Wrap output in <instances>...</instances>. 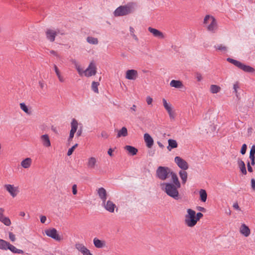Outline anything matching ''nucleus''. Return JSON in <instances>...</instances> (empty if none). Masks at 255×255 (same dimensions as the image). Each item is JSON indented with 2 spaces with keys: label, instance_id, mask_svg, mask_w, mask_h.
Returning <instances> with one entry per match:
<instances>
[{
  "label": "nucleus",
  "instance_id": "nucleus-1",
  "mask_svg": "<svg viewBox=\"0 0 255 255\" xmlns=\"http://www.w3.org/2000/svg\"><path fill=\"white\" fill-rule=\"evenodd\" d=\"M172 182L163 183L164 185V191L169 196L175 200L179 199V194L178 189L181 187V183L176 173L172 174Z\"/></svg>",
  "mask_w": 255,
  "mask_h": 255
},
{
  "label": "nucleus",
  "instance_id": "nucleus-2",
  "mask_svg": "<svg viewBox=\"0 0 255 255\" xmlns=\"http://www.w3.org/2000/svg\"><path fill=\"white\" fill-rule=\"evenodd\" d=\"M136 4L129 2L128 4L118 7L115 10L114 14L115 16L127 15L133 13L135 9Z\"/></svg>",
  "mask_w": 255,
  "mask_h": 255
},
{
  "label": "nucleus",
  "instance_id": "nucleus-3",
  "mask_svg": "<svg viewBox=\"0 0 255 255\" xmlns=\"http://www.w3.org/2000/svg\"><path fill=\"white\" fill-rule=\"evenodd\" d=\"M173 173H175L166 166H160L156 170V177L161 180H165L169 176L172 177V174Z\"/></svg>",
  "mask_w": 255,
  "mask_h": 255
},
{
  "label": "nucleus",
  "instance_id": "nucleus-4",
  "mask_svg": "<svg viewBox=\"0 0 255 255\" xmlns=\"http://www.w3.org/2000/svg\"><path fill=\"white\" fill-rule=\"evenodd\" d=\"M46 235L56 241H60L62 240L61 236H59L57 230L55 228L47 229L45 231Z\"/></svg>",
  "mask_w": 255,
  "mask_h": 255
},
{
  "label": "nucleus",
  "instance_id": "nucleus-5",
  "mask_svg": "<svg viewBox=\"0 0 255 255\" xmlns=\"http://www.w3.org/2000/svg\"><path fill=\"white\" fill-rule=\"evenodd\" d=\"M174 161L178 166L182 170H186L189 167L187 162L179 156H176Z\"/></svg>",
  "mask_w": 255,
  "mask_h": 255
},
{
  "label": "nucleus",
  "instance_id": "nucleus-6",
  "mask_svg": "<svg viewBox=\"0 0 255 255\" xmlns=\"http://www.w3.org/2000/svg\"><path fill=\"white\" fill-rule=\"evenodd\" d=\"M96 67L93 63H91L88 67L84 72L85 76L87 77L94 76L96 75Z\"/></svg>",
  "mask_w": 255,
  "mask_h": 255
},
{
  "label": "nucleus",
  "instance_id": "nucleus-7",
  "mask_svg": "<svg viewBox=\"0 0 255 255\" xmlns=\"http://www.w3.org/2000/svg\"><path fill=\"white\" fill-rule=\"evenodd\" d=\"M4 187L12 197H15L18 192V187H14L13 185L5 184Z\"/></svg>",
  "mask_w": 255,
  "mask_h": 255
},
{
  "label": "nucleus",
  "instance_id": "nucleus-8",
  "mask_svg": "<svg viewBox=\"0 0 255 255\" xmlns=\"http://www.w3.org/2000/svg\"><path fill=\"white\" fill-rule=\"evenodd\" d=\"M75 248L79 252H80L83 255H93L84 245L82 244L78 243L75 245Z\"/></svg>",
  "mask_w": 255,
  "mask_h": 255
},
{
  "label": "nucleus",
  "instance_id": "nucleus-9",
  "mask_svg": "<svg viewBox=\"0 0 255 255\" xmlns=\"http://www.w3.org/2000/svg\"><path fill=\"white\" fill-rule=\"evenodd\" d=\"M138 77V73L136 70H128L126 72V78L128 80H135Z\"/></svg>",
  "mask_w": 255,
  "mask_h": 255
},
{
  "label": "nucleus",
  "instance_id": "nucleus-10",
  "mask_svg": "<svg viewBox=\"0 0 255 255\" xmlns=\"http://www.w3.org/2000/svg\"><path fill=\"white\" fill-rule=\"evenodd\" d=\"M46 38L50 42H53L55 40V37L57 35V32L51 29H47L45 31Z\"/></svg>",
  "mask_w": 255,
  "mask_h": 255
},
{
  "label": "nucleus",
  "instance_id": "nucleus-11",
  "mask_svg": "<svg viewBox=\"0 0 255 255\" xmlns=\"http://www.w3.org/2000/svg\"><path fill=\"white\" fill-rule=\"evenodd\" d=\"M105 209L110 213H114L116 205L111 201L108 200L107 202L106 201L105 203H102Z\"/></svg>",
  "mask_w": 255,
  "mask_h": 255
},
{
  "label": "nucleus",
  "instance_id": "nucleus-12",
  "mask_svg": "<svg viewBox=\"0 0 255 255\" xmlns=\"http://www.w3.org/2000/svg\"><path fill=\"white\" fill-rule=\"evenodd\" d=\"M78 123L76 119H73L71 123V129L70 132L69 136L70 138H73L74 135V134L77 131L78 128Z\"/></svg>",
  "mask_w": 255,
  "mask_h": 255
},
{
  "label": "nucleus",
  "instance_id": "nucleus-13",
  "mask_svg": "<svg viewBox=\"0 0 255 255\" xmlns=\"http://www.w3.org/2000/svg\"><path fill=\"white\" fill-rule=\"evenodd\" d=\"M98 194L100 198L102 201V203L106 202L107 198V193L105 188L101 187L98 190Z\"/></svg>",
  "mask_w": 255,
  "mask_h": 255
},
{
  "label": "nucleus",
  "instance_id": "nucleus-14",
  "mask_svg": "<svg viewBox=\"0 0 255 255\" xmlns=\"http://www.w3.org/2000/svg\"><path fill=\"white\" fill-rule=\"evenodd\" d=\"M185 223L188 227H194L197 224L196 217L185 216Z\"/></svg>",
  "mask_w": 255,
  "mask_h": 255
},
{
  "label": "nucleus",
  "instance_id": "nucleus-15",
  "mask_svg": "<svg viewBox=\"0 0 255 255\" xmlns=\"http://www.w3.org/2000/svg\"><path fill=\"white\" fill-rule=\"evenodd\" d=\"M40 140L44 146L48 147L51 146L50 138L48 134L42 135L40 136Z\"/></svg>",
  "mask_w": 255,
  "mask_h": 255
},
{
  "label": "nucleus",
  "instance_id": "nucleus-16",
  "mask_svg": "<svg viewBox=\"0 0 255 255\" xmlns=\"http://www.w3.org/2000/svg\"><path fill=\"white\" fill-rule=\"evenodd\" d=\"M240 232L241 234L246 237L249 236L251 233V231L249 228L245 224H243L240 228Z\"/></svg>",
  "mask_w": 255,
  "mask_h": 255
},
{
  "label": "nucleus",
  "instance_id": "nucleus-17",
  "mask_svg": "<svg viewBox=\"0 0 255 255\" xmlns=\"http://www.w3.org/2000/svg\"><path fill=\"white\" fill-rule=\"evenodd\" d=\"M97 159L95 157H91L88 158L87 163V167L90 169H94L97 165Z\"/></svg>",
  "mask_w": 255,
  "mask_h": 255
},
{
  "label": "nucleus",
  "instance_id": "nucleus-18",
  "mask_svg": "<svg viewBox=\"0 0 255 255\" xmlns=\"http://www.w3.org/2000/svg\"><path fill=\"white\" fill-rule=\"evenodd\" d=\"M148 30L155 37L160 38H163L164 37L163 33L156 29L152 28L151 27H149L148 28Z\"/></svg>",
  "mask_w": 255,
  "mask_h": 255
},
{
  "label": "nucleus",
  "instance_id": "nucleus-19",
  "mask_svg": "<svg viewBox=\"0 0 255 255\" xmlns=\"http://www.w3.org/2000/svg\"><path fill=\"white\" fill-rule=\"evenodd\" d=\"M144 139L147 147L150 148L153 144V139L148 133L144 134Z\"/></svg>",
  "mask_w": 255,
  "mask_h": 255
},
{
  "label": "nucleus",
  "instance_id": "nucleus-20",
  "mask_svg": "<svg viewBox=\"0 0 255 255\" xmlns=\"http://www.w3.org/2000/svg\"><path fill=\"white\" fill-rule=\"evenodd\" d=\"M238 68L247 73H253L255 71L254 68L250 66L246 65L242 62H241Z\"/></svg>",
  "mask_w": 255,
  "mask_h": 255
},
{
  "label": "nucleus",
  "instance_id": "nucleus-21",
  "mask_svg": "<svg viewBox=\"0 0 255 255\" xmlns=\"http://www.w3.org/2000/svg\"><path fill=\"white\" fill-rule=\"evenodd\" d=\"M210 24L208 26L207 29L213 32H214L217 28V23L216 19L212 18V20L210 21Z\"/></svg>",
  "mask_w": 255,
  "mask_h": 255
},
{
  "label": "nucleus",
  "instance_id": "nucleus-22",
  "mask_svg": "<svg viewBox=\"0 0 255 255\" xmlns=\"http://www.w3.org/2000/svg\"><path fill=\"white\" fill-rule=\"evenodd\" d=\"M93 243L97 248H102L106 246V242L105 241L100 240L96 238L94 239Z\"/></svg>",
  "mask_w": 255,
  "mask_h": 255
},
{
  "label": "nucleus",
  "instance_id": "nucleus-23",
  "mask_svg": "<svg viewBox=\"0 0 255 255\" xmlns=\"http://www.w3.org/2000/svg\"><path fill=\"white\" fill-rule=\"evenodd\" d=\"M238 165L242 174H243L244 175H246L247 173V171L246 170L245 162L242 159L239 158L238 159Z\"/></svg>",
  "mask_w": 255,
  "mask_h": 255
},
{
  "label": "nucleus",
  "instance_id": "nucleus-24",
  "mask_svg": "<svg viewBox=\"0 0 255 255\" xmlns=\"http://www.w3.org/2000/svg\"><path fill=\"white\" fill-rule=\"evenodd\" d=\"M32 163V159L27 157L23 159L20 163L21 166L24 168H28L30 167Z\"/></svg>",
  "mask_w": 255,
  "mask_h": 255
},
{
  "label": "nucleus",
  "instance_id": "nucleus-25",
  "mask_svg": "<svg viewBox=\"0 0 255 255\" xmlns=\"http://www.w3.org/2000/svg\"><path fill=\"white\" fill-rule=\"evenodd\" d=\"M255 145H253L250 150L249 158L251 160V165L255 164Z\"/></svg>",
  "mask_w": 255,
  "mask_h": 255
},
{
  "label": "nucleus",
  "instance_id": "nucleus-26",
  "mask_svg": "<svg viewBox=\"0 0 255 255\" xmlns=\"http://www.w3.org/2000/svg\"><path fill=\"white\" fill-rule=\"evenodd\" d=\"M168 145L167 147V149L169 151H171L172 149L177 147L178 144L177 141L172 139H169L168 140Z\"/></svg>",
  "mask_w": 255,
  "mask_h": 255
},
{
  "label": "nucleus",
  "instance_id": "nucleus-27",
  "mask_svg": "<svg viewBox=\"0 0 255 255\" xmlns=\"http://www.w3.org/2000/svg\"><path fill=\"white\" fill-rule=\"evenodd\" d=\"M7 250H10L12 253L14 254H23L24 252L20 249L16 248L14 246L9 243L7 247Z\"/></svg>",
  "mask_w": 255,
  "mask_h": 255
},
{
  "label": "nucleus",
  "instance_id": "nucleus-28",
  "mask_svg": "<svg viewBox=\"0 0 255 255\" xmlns=\"http://www.w3.org/2000/svg\"><path fill=\"white\" fill-rule=\"evenodd\" d=\"M125 149L127 150L128 151V153L131 155H134L136 154L138 151L137 148L130 145H126L125 147Z\"/></svg>",
  "mask_w": 255,
  "mask_h": 255
},
{
  "label": "nucleus",
  "instance_id": "nucleus-29",
  "mask_svg": "<svg viewBox=\"0 0 255 255\" xmlns=\"http://www.w3.org/2000/svg\"><path fill=\"white\" fill-rule=\"evenodd\" d=\"M127 128L124 127L120 130H118V134L117 135V138H120L122 136L125 137L128 135Z\"/></svg>",
  "mask_w": 255,
  "mask_h": 255
},
{
  "label": "nucleus",
  "instance_id": "nucleus-30",
  "mask_svg": "<svg viewBox=\"0 0 255 255\" xmlns=\"http://www.w3.org/2000/svg\"><path fill=\"white\" fill-rule=\"evenodd\" d=\"M170 85L171 87L176 88H181L183 87V84L181 81L179 80H172L170 83Z\"/></svg>",
  "mask_w": 255,
  "mask_h": 255
},
{
  "label": "nucleus",
  "instance_id": "nucleus-31",
  "mask_svg": "<svg viewBox=\"0 0 255 255\" xmlns=\"http://www.w3.org/2000/svg\"><path fill=\"white\" fill-rule=\"evenodd\" d=\"M179 176L182 180V183L184 184L187 181V173L185 170H180L179 172Z\"/></svg>",
  "mask_w": 255,
  "mask_h": 255
},
{
  "label": "nucleus",
  "instance_id": "nucleus-32",
  "mask_svg": "<svg viewBox=\"0 0 255 255\" xmlns=\"http://www.w3.org/2000/svg\"><path fill=\"white\" fill-rule=\"evenodd\" d=\"M9 243L2 239H0V249L2 250H7V247Z\"/></svg>",
  "mask_w": 255,
  "mask_h": 255
},
{
  "label": "nucleus",
  "instance_id": "nucleus-33",
  "mask_svg": "<svg viewBox=\"0 0 255 255\" xmlns=\"http://www.w3.org/2000/svg\"><path fill=\"white\" fill-rule=\"evenodd\" d=\"M200 200L205 202L207 200V194L206 191L204 189H201L199 191Z\"/></svg>",
  "mask_w": 255,
  "mask_h": 255
},
{
  "label": "nucleus",
  "instance_id": "nucleus-34",
  "mask_svg": "<svg viewBox=\"0 0 255 255\" xmlns=\"http://www.w3.org/2000/svg\"><path fill=\"white\" fill-rule=\"evenodd\" d=\"M0 221L6 226H9L11 224L9 218L5 216L0 218Z\"/></svg>",
  "mask_w": 255,
  "mask_h": 255
},
{
  "label": "nucleus",
  "instance_id": "nucleus-35",
  "mask_svg": "<svg viewBox=\"0 0 255 255\" xmlns=\"http://www.w3.org/2000/svg\"><path fill=\"white\" fill-rule=\"evenodd\" d=\"M20 109L27 115H30L32 114L31 111L28 109L27 106L24 103L20 104Z\"/></svg>",
  "mask_w": 255,
  "mask_h": 255
},
{
  "label": "nucleus",
  "instance_id": "nucleus-36",
  "mask_svg": "<svg viewBox=\"0 0 255 255\" xmlns=\"http://www.w3.org/2000/svg\"><path fill=\"white\" fill-rule=\"evenodd\" d=\"M221 90V87L216 85H212L210 87V91L211 93L216 94L218 93Z\"/></svg>",
  "mask_w": 255,
  "mask_h": 255
},
{
  "label": "nucleus",
  "instance_id": "nucleus-37",
  "mask_svg": "<svg viewBox=\"0 0 255 255\" xmlns=\"http://www.w3.org/2000/svg\"><path fill=\"white\" fill-rule=\"evenodd\" d=\"M87 41L92 44H97L98 43V40L97 38L91 36H88L87 38Z\"/></svg>",
  "mask_w": 255,
  "mask_h": 255
},
{
  "label": "nucleus",
  "instance_id": "nucleus-38",
  "mask_svg": "<svg viewBox=\"0 0 255 255\" xmlns=\"http://www.w3.org/2000/svg\"><path fill=\"white\" fill-rule=\"evenodd\" d=\"M99 85L98 82L93 81L92 83V90L96 93H99L98 87Z\"/></svg>",
  "mask_w": 255,
  "mask_h": 255
},
{
  "label": "nucleus",
  "instance_id": "nucleus-39",
  "mask_svg": "<svg viewBox=\"0 0 255 255\" xmlns=\"http://www.w3.org/2000/svg\"><path fill=\"white\" fill-rule=\"evenodd\" d=\"M227 61L229 62L230 63L234 64L235 66H236L238 68L239 67V66L240 63H241V62H240V61H239L238 60L233 59L231 58H228L227 59Z\"/></svg>",
  "mask_w": 255,
  "mask_h": 255
},
{
  "label": "nucleus",
  "instance_id": "nucleus-40",
  "mask_svg": "<svg viewBox=\"0 0 255 255\" xmlns=\"http://www.w3.org/2000/svg\"><path fill=\"white\" fill-rule=\"evenodd\" d=\"M214 47L218 50L221 51L226 52L227 51V47L222 44L215 46Z\"/></svg>",
  "mask_w": 255,
  "mask_h": 255
},
{
  "label": "nucleus",
  "instance_id": "nucleus-41",
  "mask_svg": "<svg viewBox=\"0 0 255 255\" xmlns=\"http://www.w3.org/2000/svg\"><path fill=\"white\" fill-rule=\"evenodd\" d=\"M187 214L185 215V216H188V217H196V212L195 211L191 209H188L187 210Z\"/></svg>",
  "mask_w": 255,
  "mask_h": 255
},
{
  "label": "nucleus",
  "instance_id": "nucleus-42",
  "mask_svg": "<svg viewBox=\"0 0 255 255\" xmlns=\"http://www.w3.org/2000/svg\"><path fill=\"white\" fill-rule=\"evenodd\" d=\"M163 104L164 108L167 111H170V109H171V105L168 104L167 103L166 100L165 99H162Z\"/></svg>",
  "mask_w": 255,
  "mask_h": 255
},
{
  "label": "nucleus",
  "instance_id": "nucleus-43",
  "mask_svg": "<svg viewBox=\"0 0 255 255\" xmlns=\"http://www.w3.org/2000/svg\"><path fill=\"white\" fill-rule=\"evenodd\" d=\"M78 144L77 143H76L75 145H74L72 147L69 148L67 152V155L70 156L71 155L73 152L74 151V149L78 146Z\"/></svg>",
  "mask_w": 255,
  "mask_h": 255
},
{
  "label": "nucleus",
  "instance_id": "nucleus-44",
  "mask_svg": "<svg viewBox=\"0 0 255 255\" xmlns=\"http://www.w3.org/2000/svg\"><path fill=\"white\" fill-rule=\"evenodd\" d=\"M212 18H214V17L209 15H206L204 19V23H208L209 21L212 20Z\"/></svg>",
  "mask_w": 255,
  "mask_h": 255
},
{
  "label": "nucleus",
  "instance_id": "nucleus-45",
  "mask_svg": "<svg viewBox=\"0 0 255 255\" xmlns=\"http://www.w3.org/2000/svg\"><path fill=\"white\" fill-rule=\"evenodd\" d=\"M247 149V145H246V144H245V143L243 144L242 146L241 151H240L242 155H244L246 152Z\"/></svg>",
  "mask_w": 255,
  "mask_h": 255
},
{
  "label": "nucleus",
  "instance_id": "nucleus-46",
  "mask_svg": "<svg viewBox=\"0 0 255 255\" xmlns=\"http://www.w3.org/2000/svg\"><path fill=\"white\" fill-rule=\"evenodd\" d=\"M8 235L11 241L14 242L15 241V236L12 232H9Z\"/></svg>",
  "mask_w": 255,
  "mask_h": 255
},
{
  "label": "nucleus",
  "instance_id": "nucleus-47",
  "mask_svg": "<svg viewBox=\"0 0 255 255\" xmlns=\"http://www.w3.org/2000/svg\"><path fill=\"white\" fill-rule=\"evenodd\" d=\"M203 216V215L201 212H198L196 214V222L198 221Z\"/></svg>",
  "mask_w": 255,
  "mask_h": 255
},
{
  "label": "nucleus",
  "instance_id": "nucleus-48",
  "mask_svg": "<svg viewBox=\"0 0 255 255\" xmlns=\"http://www.w3.org/2000/svg\"><path fill=\"white\" fill-rule=\"evenodd\" d=\"M169 117L171 119H174L175 118L174 113L172 111V109L170 110V111H167Z\"/></svg>",
  "mask_w": 255,
  "mask_h": 255
},
{
  "label": "nucleus",
  "instance_id": "nucleus-49",
  "mask_svg": "<svg viewBox=\"0 0 255 255\" xmlns=\"http://www.w3.org/2000/svg\"><path fill=\"white\" fill-rule=\"evenodd\" d=\"M146 101L147 104L148 105H150L152 104L153 99L150 96H148L146 97Z\"/></svg>",
  "mask_w": 255,
  "mask_h": 255
},
{
  "label": "nucleus",
  "instance_id": "nucleus-50",
  "mask_svg": "<svg viewBox=\"0 0 255 255\" xmlns=\"http://www.w3.org/2000/svg\"><path fill=\"white\" fill-rule=\"evenodd\" d=\"M239 88V82H237L236 83L234 84L233 89L234 90V92L237 93V89Z\"/></svg>",
  "mask_w": 255,
  "mask_h": 255
},
{
  "label": "nucleus",
  "instance_id": "nucleus-51",
  "mask_svg": "<svg viewBox=\"0 0 255 255\" xmlns=\"http://www.w3.org/2000/svg\"><path fill=\"white\" fill-rule=\"evenodd\" d=\"M75 63H76L75 61H74ZM76 69L78 72V73L79 75H82L83 74V72L82 71V69L80 68V66L78 65L77 63H75Z\"/></svg>",
  "mask_w": 255,
  "mask_h": 255
},
{
  "label": "nucleus",
  "instance_id": "nucleus-52",
  "mask_svg": "<svg viewBox=\"0 0 255 255\" xmlns=\"http://www.w3.org/2000/svg\"><path fill=\"white\" fill-rule=\"evenodd\" d=\"M72 192L74 195H76L77 193V185L76 184H74L72 186Z\"/></svg>",
  "mask_w": 255,
  "mask_h": 255
},
{
  "label": "nucleus",
  "instance_id": "nucleus-53",
  "mask_svg": "<svg viewBox=\"0 0 255 255\" xmlns=\"http://www.w3.org/2000/svg\"><path fill=\"white\" fill-rule=\"evenodd\" d=\"M251 164L250 163V162L248 161L247 163V167H248V171L250 172H252L253 171V168L252 167V166H251Z\"/></svg>",
  "mask_w": 255,
  "mask_h": 255
},
{
  "label": "nucleus",
  "instance_id": "nucleus-54",
  "mask_svg": "<svg viewBox=\"0 0 255 255\" xmlns=\"http://www.w3.org/2000/svg\"><path fill=\"white\" fill-rule=\"evenodd\" d=\"M251 186L253 190L255 191V179L254 178L251 179Z\"/></svg>",
  "mask_w": 255,
  "mask_h": 255
},
{
  "label": "nucleus",
  "instance_id": "nucleus-55",
  "mask_svg": "<svg viewBox=\"0 0 255 255\" xmlns=\"http://www.w3.org/2000/svg\"><path fill=\"white\" fill-rule=\"evenodd\" d=\"M101 135L105 138H107L109 137V134L105 131L102 132Z\"/></svg>",
  "mask_w": 255,
  "mask_h": 255
},
{
  "label": "nucleus",
  "instance_id": "nucleus-56",
  "mask_svg": "<svg viewBox=\"0 0 255 255\" xmlns=\"http://www.w3.org/2000/svg\"><path fill=\"white\" fill-rule=\"evenodd\" d=\"M54 70H55V72L57 76L60 75V71L56 65H54Z\"/></svg>",
  "mask_w": 255,
  "mask_h": 255
},
{
  "label": "nucleus",
  "instance_id": "nucleus-57",
  "mask_svg": "<svg viewBox=\"0 0 255 255\" xmlns=\"http://www.w3.org/2000/svg\"><path fill=\"white\" fill-rule=\"evenodd\" d=\"M46 221V217L45 216H41L40 217V222L44 224L45 223V221Z\"/></svg>",
  "mask_w": 255,
  "mask_h": 255
},
{
  "label": "nucleus",
  "instance_id": "nucleus-58",
  "mask_svg": "<svg viewBox=\"0 0 255 255\" xmlns=\"http://www.w3.org/2000/svg\"><path fill=\"white\" fill-rule=\"evenodd\" d=\"M196 78L198 81H200L202 79L201 74L198 73H196Z\"/></svg>",
  "mask_w": 255,
  "mask_h": 255
},
{
  "label": "nucleus",
  "instance_id": "nucleus-59",
  "mask_svg": "<svg viewBox=\"0 0 255 255\" xmlns=\"http://www.w3.org/2000/svg\"><path fill=\"white\" fill-rule=\"evenodd\" d=\"M233 207L234 209H237V210H240V208L238 204V203H235L233 204Z\"/></svg>",
  "mask_w": 255,
  "mask_h": 255
},
{
  "label": "nucleus",
  "instance_id": "nucleus-60",
  "mask_svg": "<svg viewBox=\"0 0 255 255\" xmlns=\"http://www.w3.org/2000/svg\"><path fill=\"white\" fill-rule=\"evenodd\" d=\"M4 212V209L0 208V218L4 216L3 213Z\"/></svg>",
  "mask_w": 255,
  "mask_h": 255
},
{
  "label": "nucleus",
  "instance_id": "nucleus-61",
  "mask_svg": "<svg viewBox=\"0 0 255 255\" xmlns=\"http://www.w3.org/2000/svg\"><path fill=\"white\" fill-rule=\"evenodd\" d=\"M39 85L41 89H43L44 87V83L43 81H39Z\"/></svg>",
  "mask_w": 255,
  "mask_h": 255
},
{
  "label": "nucleus",
  "instance_id": "nucleus-62",
  "mask_svg": "<svg viewBox=\"0 0 255 255\" xmlns=\"http://www.w3.org/2000/svg\"><path fill=\"white\" fill-rule=\"evenodd\" d=\"M113 150L112 149V148H109L108 151V154L111 156H113Z\"/></svg>",
  "mask_w": 255,
  "mask_h": 255
},
{
  "label": "nucleus",
  "instance_id": "nucleus-63",
  "mask_svg": "<svg viewBox=\"0 0 255 255\" xmlns=\"http://www.w3.org/2000/svg\"><path fill=\"white\" fill-rule=\"evenodd\" d=\"M59 81L61 82H63L64 81V78L61 76V75H59L57 76Z\"/></svg>",
  "mask_w": 255,
  "mask_h": 255
},
{
  "label": "nucleus",
  "instance_id": "nucleus-64",
  "mask_svg": "<svg viewBox=\"0 0 255 255\" xmlns=\"http://www.w3.org/2000/svg\"><path fill=\"white\" fill-rule=\"evenodd\" d=\"M82 130L81 129H79L78 130V131L77 132V133H76V135L77 136H80L81 135V134H82Z\"/></svg>",
  "mask_w": 255,
  "mask_h": 255
}]
</instances>
